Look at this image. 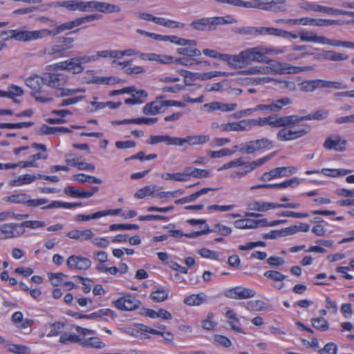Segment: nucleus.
<instances>
[{"label": "nucleus", "mask_w": 354, "mask_h": 354, "mask_svg": "<svg viewBox=\"0 0 354 354\" xmlns=\"http://www.w3.org/2000/svg\"><path fill=\"white\" fill-rule=\"evenodd\" d=\"M0 232L3 234V238L8 239L22 236L25 230L21 229L20 223H10L0 225Z\"/></svg>", "instance_id": "11"}, {"label": "nucleus", "mask_w": 354, "mask_h": 354, "mask_svg": "<svg viewBox=\"0 0 354 354\" xmlns=\"http://www.w3.org/2000/svg\"><path fill=\"white\" fill-rule=\"evenodd\" d=\"M82 346L89 347L93 348L101 349L105 347V344L101 341L97 337H92L88 338H82Z\"/></svg>", "instance_id": "27"}, {"label": "nucleus", "mask_w": 354, "mask_h": 354, "mask_svg": "<svg viewBox=\"0 0 354 354\" xmlns=\"http://www.w3.org/2000/svg\"><path fill=\"white\" fill-rule=\"evenodd\" d=\"M33 32V31L21 30H10L3 31L1 33L0 37L3 40H8L9 39H15L20 41H30L33 39H28L24 33Z\"/></svg>", "instance_id": "17"}, {"label": "nucleus", "mask_w": 354, "mask_h": 354, "mask_svg": "<svg viewBox=\"0 0 354 354\" xmlns=\"http://www.w3.org/2000/svg\"><path fill=\"white\" fill-rule=\"evenodd\" d=\"M212 190H217V189L210 188V187L202 188L201 189L193 193L192 194L187 196L188 201H189L190 203L193 202L195 200H196L201 195L206 194L209 191H212Z\"/></svg>", "instance_id": "62"}, {"label": "nucleus", "mask_w": 354, "mask_h": 354, "mask_svg": "<svg viewBox=\"0 0 354 354\" xmlns=\"http://www.w3.org/2000/svg\"><path fill=\"white\" fill-rule=\"evenodd\" d=\"M101 19H102V15H100V14H93V15L85 16V17L77 18L76 19H77V24H78V26H80V25H82L83 24L91 22V21H93L100 20Z\"/></svg>", "instance_id": "58"}, {"label": "nucleus", "mask_w": 354, "mask_h": 354, "mask_svg": "<svg viewBox=\"0 0 354 354\" xmlns=\"http://www.w3.org/2000/svg\"><path fill=\"white\" fill-rule=\"evenodd\" d=\"M206 300L207 295L203 292H201L198 294H193L188 297H186L184 299V303L190 306H200Z\"/></svg>", "instance_id": "25"}, {"label": "nucleus", "mask_w": 354, "mask_h": 354, "mask_svg": "<svg viewBox=\"0 0 354 354\" xmlns=\"http://www.w3.org/2000/svg\"><path fill=\"white\" fill-rule=\"evenodd\" d=\"M243 74H269L267 66H252L243 71Z\"/></svg>", "instance_id": "54"}, {"label": "nucleus", "mask_w": 354, "mask_h": 354, "mask_svg": "<svg viewBox=\"0 0 354 354\" xmlns=\"http://www.w3.org/2000/svg\"><path fill=\"white\" fill-rule=\"evenodd\" d=\"M235 19L231 15L225 17H214L201 18L193 21L189 26L194 30L199 31H211L216 28L218 25H225L236 23Z\"/></svg>", "instance_id": "2"}, {"label": "nucleus", "mask_w": 354, "mask_h": 354, "mask_svg": "<svg viewBox=\"0 0 354 354\" xmlns=\"http://www.w3.org/2000/svg\"><path fill=\"white\" fill-rule=\"evenodd\" d=\"M277 152L274 151L271 153L268 154L266 156H263L258 160L251 161V162H245L243 160V165H241V166H243V171L245 174H249L252 171L254 170L256 168L261 166L264 163H266L267 161L272 159L275 155Z\"/></svg>", "instance_id": "16"}, {"label": "nucleus", "mask_w": 354, "mask_h": 354, "mask_svg": "<svg viewBox=\"0 0 354 354\" xmlns=\"http://www.w3.org/2000/svg\"><path fill=\"white\" fill-rule=\"evenodd\" d=\"M139 226L136 224H112L109 227L111 231L115 230H138Z\"/></svg>", "instance_id": "50"}, {"label": "nucleus", "mask_w": 354, "mask_h": 354, "mask_svg": "<svg viewBox=\"0 0 354 354\" xmlns=\"http://www.w3.org/2000/svg\"><path fill=\"white\" fill-rule=\"evenodd\" d=\"M149 145H156L160 142H165L167 145L179 146L180 138L171 137L168 135L151 136L149 141L147 142Z\"/></svg>", "instance_id": "18"}, {"label": "nucleus", "mask_w": 354, "mask_h": 354, "mask_svg": "<svg viewBox=\"0 0 354 354\" xmlns=\"http://www.w3.org/2000/svg\"><path fill=\"white\" fill-rule=\"evenodd\" d=\"M185 169L188 179L190 176L197 178H207L209 176V171L206 169H201L192 167H187Z\"/></svg>", "instance_id": "32"}, {"label": "nucleus", "mask_w": 354, "mask_h": 354, "mask_svg": "<svg viewBox=\"0 0 354 354\" xmlns=\"http://www.w3.org/2000/svg\"><path fill=\"white\" fill-rule=\"evenodd\" d=\"M94 234L91 230H71L67 233V236L72 239L84 241L92 239Z\"/></svg>", "instance_id": "22"}, {"label": "nucleus", "mask_w": 354, "mask_h": 354, "mask_svg": "<svg viewBox=\"0 0 354 354\" xmlns=\"http://www.w3.org/2000/svg\"><path fill=\"white\" fill-rule=\"evenodd\" d=\"M82 340L80 336L71 333H64L59 337V342L64 344L78 343L82 345Z\"/></svg>", "instance_id": "34"}, {"label": "nucleus", "mask_w": 354, "mask_h": 354, "mask_svg": "<svg viewBox=\"0 0 354 354\" xmlns=\"http://www.w3.org/2000/svg\"><path fill=\"white\" fill-rule=\"evenodd\" d=\"M278 0H272L267 3H257V8L266 11L277 12L279 10Z\"/></svg>", "instance_id": "45"}, {"label": "nucleus", "mask_w": 354, "mask_h": 354, "mask_svg": "<svg viewBox=\"0 0 354 354\" xmlns=\"http://www.w3.org/2000/svg\"><path fill=\"white\" fill-rule=\"evenodd\" d=\"M328 114L329 111L328 110L319 109L305 116L290 115V124L291 126L296 125L297 124H299L300 122L304 120H322L326 118Z\"/></svg>", "instance_id": "10"}, {"label": "nucleus", "mask_w": 354, "mask_h": 354, "mask_svg": "<svg viewBox=\"0 0 354 354\" xmlns=\"http://www.w3.org/2000/svg\"><path fill=\"white\" fill-rule=\"evenodd\" d=\"M268 102H271L272 112L274 113L280 111L284 106L292 103L291 99L288 97H282L277 100H268Z\"/></svg>", "instance_id": "38"}, {"label": "nucleus", "mask_w": 354, "mask_h": 354, "mask_svg": "<svg viewBox=\"0 0 354 354\" xmlns=\"http://www.w3.org/2000/svg\"><path fill=\"white\" fill-rule=\"evenodd\" d=\"M337 346L335 344L330 342L319 351L320 354H337Z\"/></svg>", "instance_id": "64"}, {"label": "nucleus", "mask_w": 354, "mask_h": 354, "mask_svg": "<svg viewBox=\"0 0 354 354\" xmlns=\"http://www.w3.org/2000/svg\"><path fill=\"white\" fill-rule=\"evenodd\" d=\"M268 52L266 47L258 46L242 50L235 55L234 59L236 61L237 66L243 67L248 65L251 62H266V55H268Z\"/></svg>", "instance_id": "1"}, {"label": "nucleus", "mask_w": 354, "mask_h": 354, "mask_svg": "<svg viewBox=\"0 0 354 354\" xmlns=\"http://www.w3.org/2000/svg\"><path fill=\"white\" fill-rule=\"evenodd\" d=\"M198 253L204 258H208L211 259H218L219 255L217 252L212 251L207 248H202L198 250Z\"/></svg>", "instance_id": "63"}, {"label": "nucleus", "mask_w": 354, "mask_h": 354, "mask_svg": "<svg viewBox=\"0 0 354 354\" xmlns=\"http://www.w3.org/2000/svg\"><path fill=\"white\" fill-rule=\"evenodd\" d=\"M77 19L73 21H67L62 24L57 26L54 30H50L48 29H41L39 30H34L33 32L24 33L28 39H42L48 36H55L63 32L65 30H71L77 27Z\"/></svg>", "instance_id": "4"}, {"label": "nucleus", "mask_w": 354, "mask_h": 354, "mask_svg": "<svg viewBox=\"0 0 354 354\" xmlns=\"http://www.w3.org/2000/svg\"><path fill=\"white\" fill-rule=\"evenodd\" d=\"M21 229L25 227L30 229H36L43 227L46 225L45 222L41 221H26L20 223Z\"/></svg>", "instance_id": "53"}, {"label": "nucleus", "mask_w": 354, "mask_h": 354, "mask_svg": "<svg viewBox=\"0 0 354 354\" xmlns=\"http://www.w3.org/2000/svg\"><path fill=\"white\" fill-rule=\"evenodd\" d=\"M157 104H158L157 102L147 103L142 109L143 113L145 115H156L159 113Z\"/></svg>", "instance_id": "55"}, {"label": "nucleus", "mask_w": 354, "mask_h": 354, "mask_svg": "<svg viewBox=\"0 0 354 354\" xmlns=\"http://www.w3.org/2000/svg\"><path fill=\"white\" fill-rule=\"evenodd\" d=\"M263 276L274 281L281 282V283L279 286L274 285V287L279 290H281V288H283L284 283H283V281L287 277L286 275L281 274V272L277 270H268L264 272Z\"/></svg>", "instance_id": "24"}, {"label": "nucleus", "mask_w": 354, "mask_h": 354, "mask_svg": "<svg viewBox=\"0 0 354 354\" xmlns=\"http://www.w3.org/2000/svg\"><path fill=\"white\" fill-rule=\"evenodd\" d=\"M299 89L304 92H313L318 88H322L321 80L304 81L299 84Z\"/></svg>", "instance_id": "31"}, {"label": "nucleus", "mask_w": 354, "mask_h": 354, "mask_svg": "<svg viewBox=\"0 0 354 354\" xmlns=\"http://www.w3.org/2000/svg\"><path fill=\"white\" fill-rule=\"evenodd\" d=\"M228 73L226 72H221V71H210L207 73H203L200 74L199 78L201 80H208L213 77H219V76H225L227 77Z\"/></svg>", "instance_id": "57"}, {"label": "nucleus", "mask_w": 354, "mask_h": 354, "mask_svg": "<svg viewBox=\"0 0 354 354\" xmlns=\"http://www.w3.org/2000/svg\"><path fill=\"white\" fill-rule=\"evenodd\" d=\"M8 351L16 354H29L30 348L26 346L20 344H10Z\"/></svg>", "instance_id": "52"}, {"label": "nucleus", "mask_w": 354, "mask_h": 354, "mask_svg": "<svg viewBox=\"0 0 354 354\" xmlns=\"http://www.w3.org/2000/svg\"><path fill=\"white\" fill-rule=\"evenodd\" d=\"M246 144L248 154H252L258 151L267 150L272 147V141L266 138L250 140L246 142Z\"/></svg>", "instance_id": "12"}, {"label": "nucleus", "mask_w": 354, "mask_h": 354, "mask_svg": "<svg viewBox=\"0 0 354 354\" xmlns=\"http://www.w3.org/2000/svg\"><path fill=\"white\" fill-rule=\"evenodd\" d=\"M28 198L29 195L26 193H19L12 194L4 198V201L10 203H20L27 205Z\"/></svg>", "instance_id": "37"}, {"label": "nucleus", "mask_w": 354, "mask_h": 354, "mask_svg": "<svg viewBox=\"0 0 354 354\" xmlns=\"http://www.w3.org/2000/svg\"><path fill=\"white\" fill-rule=\"evenodd\" d=\"M322 44H327L333 46H342L345 48H354V43L351 41H342L339 40H332L323 36Z\"/></svg>", "instance_id": "39"}, {"label": "nucleus", "mask_w": 354, "mask_h": 354, "mask_svg": "<svg viewBox=\"0 0 354 354\" xmlns=\"http://www.w3.org/2000/svg\"><path fill=\"white\" fill-rule=\"evenodd\" d=\"M111 313H112V311L109 309H100L98 311L94 312V313L88 314V315H86L84 317V319H97L104 316H108Z\"/></svg>", "instance_id": "51"}, {"label": "nucleus", "mask_w": 354, "mask_h": 354, "mask_svg": "<svg viewBox=\"0 0 354 354\" xmlns=\"http://www.w3.org/2000/svg\"><path fill=\"white\" fill-rule=\"evenodd\" d=\"M296 169L295 167H277L271 170L274 178L277 177L288 176L290 174L295 173Z\"/></svg>", "instance_id": "42"}, {"label": "nucleus", "mask_w": 354, "mask_h": 354, "mask_svg": "<svg viewBox=\"0 0 354 354\" xmlns=\"http://www.w3.org/2000/svg\"><path fill=\"white\" fill-rule=\"evenodd\" d=\"M322 88H329L332 87L335 89H344L347 88V85L343 84L339 82H332L321 80Z\"/></svg>", "instance_id": "56"}, {"label": "nucleus", "mask_w": 354, "mask_h": 354, "mask_svg": "<svg viewBox=\"0 0 354 354\" xmlns=\"http://www.w3.org/2000/svg\"><path fill=\"white\" fill-rule=\"evenodd\" d=\"M278 208V203L265 202V201H254L248 204L249 210L257 212H266L269 209Z\"/></svg>", "instance_id": "19"}, {"label": "nucleus", "mask_w": 354, "mask_h": 354, "mask_svg": "<svg viewBox=\"0 0 354 354\" xmlns=\"http://www.w3.org/2000/svg\"><path fill=\"white\" fill-rule=\"evenodd\" d=\"M26 84L32 91H39L40 86L43 84V80L41 76L35 75L33 77H29L26 80Z\"/></svg>", "instance_id": "40"}, {"label": "nucleus", "mask_w": 354, "mask_h": 354, "mask_svg": "<svg viewBox=\"0 0 354 354\" xmlns=\"http://www.w3.org/2000/svg\"><path fill=\"white\" fill-rule=\"evenodd\" d=\"M229 127L230 131H245L250 130L248 119L230 122Z\"/></svg>", "instance_id": "41"}, {"label": "nucleus", "mask_w": 354, "mask_h": 354, "mask_svg": "<svg viewBox=\"0 0 354 354\" xmlns=\"http://www.w3.org/2000/svg\"><path fill=\"white\" fill-rule=\"evenodd\" d=\"M89 12L98 11L103 13H113L120 12V8L115 4L95 1H90Z\"/></svg>", "instance_id": "14"}, {"label": "nucleus", "mask_w": 354, "mask_h": 354, "mask_svg": "<svg viewBox=\"0 0 354 354\" xmlns=\"http://www.w3.org/2000/svg\"><path fill=\"white\" fill-rule=\"evenodd\" d=\"M294 126L292 125L290 127H293ZM286 127H283V129L278 131L277 138L279 140L286 142L296 140L306 136L311 130V127L308 124L298 125V129H293V128L288 129Z\"/></svg>", "instance_id": "5"}, {"label": "nucleus", "mask_w": 354, "mask_h": 354, "mask_svg": "<svg viewBox=\"0 0 354 354\" xmlns=\"http://www.w3.org/2000/svg\"><path fill=\"white\" fill-rule=\"evenodd\" d=\"M177 53L190 57H199L201 55V52L200 50L192 47L179 48L177 49Z\"/></svg>", "instance_id": "46"}, {"label": "nucleus", "mask_w": 354, "mask_h": 354, "mask_svg": "<svg viewBox=\"0 0 354 354\" xmlns=\"http://www.w3.org/2000/svg\"><path fill=\"white\" fill-rule=\"evenodd\" d=\"M44 85L45 84H41L39 91H32L30 93L31 96H32L37 102L40 103H48L53 101V95L46 91V88L44 87Z\"/></svg>", "instance_id": "21"}, {"label": "nucleus", "mask_w": 354, "mask_h": 354, "mask_svg": "<svg viewBox=\"0 0 354 354\" xmlns=\"http://www.w3.org/2000/svg\"><path fill=\"white\" fill-rule=\"evenodd\" d=\"M154 192V188L150 186H146L138 189L134 196L137 198H143L145 196H150Z\"/></svg>", "instance_id": "61"}, {"label": "nucleus", "mask_w": 354, "mask_h": 354, "mask_svg": "<svg viewBox=\"0 0 354 354\" xmlns=\"http://www.w3.org/2000/svg\"><path fill=\"white\" fill-rule=\"evenodd\" d=\"M85 89L79 88H64V86L61 87L58 90H55L54 91V95L57 97H63L67 96H71L77 93H84Z\"/></svg>", "instance_id": "35"}, {"label": "nucleus", "mask_w": 354, "mask_h": 354, "mask_svg": "<svg viewBox=\"0 0 354 354\" xmlns=\"http://www.w3.org/2000/svg\"><path fill=\"white\" fill-rule=\"evenodd\" d=\"M66 264L71 270L76 269L85 270L91 267V261L90 259L85 257L71 255L68 258Z\"/></svg>", "instance_id": "13"}, {"label": "nucleus", "mask_w": 354, "mask_h": 354, "mask_svg": "<svg viewBox=\"0 0 354 354\" xmlns=\"http://www.w3.org/2000/svg\"><path fill=\"white\" fill-rule=\"evenodd\" d=\"M114 306L120 310L131 311L138 308L141 302L131 294L124 295L113 301Z\"/></svg>", "instance_id": "8"}, {"label": "nucleus", "mask_w": 354, "mask_h": 354, "mask_svg": "<svg viewBox=\"0 0 354 354\" xmlns=\"http://www.w3.org/2000/svg\"><path fill=\"white\" fill-rule=\"evenodd\" d=\"M224 295L233 299H246L254 297L256 295V292L253 289L237 286L227 290L224 292Z\"/></svg>", "instance_id": "9"}, {"label": "nucleus", "mask_w": 354, "mask_h": 354, "mask_svg": "<svg viewBox=\"0 0 354 354\" xmlns=\"http://www.w3.org/2000/svg\"><path fill=\"white\" fill-rule=\"evenodd\" d=\"M210 232H218L223 236H226L232 232V229L218 223L214 225L213 229H209V233Z\"/></svg>", "instance_id": "60"}, {"label": "nucleus", "mask_w": 354, "mask_h": 354, "mask_svg": "<svg viewBox=\"0 0 354 354\" xmlns=\"http://www.w3.org/2000/svg\"><path fill=\"white\" fill-rule=\"evenodd\" d=\"M209 140V136L207 135L189 136L185 138H180L181 142L179 146L188 143L190 145H203Z\"/></svg>", "instance_id": "23"}, {"label": "nucleus", "mask_w": 354, "mask_h": 354, "mask_svg": "<svg viewBox=\"0 0 354 354\" xmlns=\"http://www.w3.org/2000/svg\"><path fill=\"white\" fill-rule=\"evenodd\" d=\"M82 205V203H66V202H62L59 201H54L51 203H50L48 205L44 206L41 207L43 209H53V208H59V207H63L66 209H72L76 207L81 206Z\"/></svg>", "instance_id": "33"}, {"label": "nucleus", "mask_w": 354, "mask_h": 354, "mask_svg": "<svg viewBox=\"0 0 354 354\" xmlns=\"http://www.w3.org/2000/svg\"><path fill=\"white\" fill-rule=\"evenodd\" d=\"M234 32L243 35H250L256 37L259 35V27L254 26H244V27H238L234 28Z\"/></svg>", "instance_id": "43"}, {"label": "nucleus", "mask_w": 354, "mask_h": 354, "mask_svg": "<svg viewBox=\"0 0 354 354\" xmlns=\"http://www.w3.org/2000/svg\"><path fill=\"white\" fill-rule=\"evenodd\" d=\"M311 69L310 66L299 67V66H292L286 63H281L279 68V74H290V73H298L304 71H309Z\"/></svg>", "instance_id": "29"}, {"label": "nucleus", "mask_w": 354, "mask_h": 354, "mask_svg": "<svg viewBox=\"0 0 354 354\" xmlns=\"http://www.w3.org/2000/svg\"><path fill=\"white\" fill-rule=\"evenodd\" d=\"M65 324L62 322H56L50 326V331L48 336H57L60 333V331L64 328Z\"/></svg>", "instance_id": "59"}, {"label": "nucleus", "mask_w": 354, "mask_h": 354, "mask_svg": "<svg viewBox=\"0 0 354 354\" xmlns=\"http://www.w3.org/2000/svg\"><path fill=\"white\" fill-rule=\"evenodd\" d=\"M322 38L323 36H318L313 32H304L300 35V39L303 41L322 44Z\"/></svg>", "instance_id": "49"}, {"label": "nucleus", "mask_w": 354, "mask_h": 354, "mask_svg": "<svg viewBox=\"0 0 354 354\" xmlns=\"http://www.w3.org/2000/svg\"><path fill=\"white\" fill-rule=\"evenodd\" d=\"M36 179H38V174L37 176L25 174L19 176L16 179L12 180L10 184L12 186L18 187L26 184H30L34 182Z\"/></svg>", "instance_id": "28"}, {"label": "nucleus", "mask_w": 354, "mask_h": 354, "mask_svg": "<svg viewBox=\"0 0 354 354\" xmlns=\"http://www.w3.org/2000/svg\"><path fill=\"white\" fill-rule=\"evenodd\" d=\"M311 322L314 328L321 331H326L329 328L328 322L323 317L312 319Z\"/></svg>", "instance_id": "47"}, {"label": "nucleus", "mask_w": 354, "mask_h": 354, "mask_svg": "<svg viewBox=\"0 0 354 354\" xmlns=\"http://www.w3.org/2000/svg\"><path fill=\"white\" fill-rule=\"evenodd\" d=\"M169 290L163 288H158L151 294V299L156 302H161L167 299Z\"/></svg>", "instance_id": "44"}, {"label": "nucleus", "mask_w": 354, "mask_h": 354, "mask_svg": "<svg viewBox=\"0 0 354 354\" xmlns=\"http://www.w3.org/2000/svg\"><path fill=\"white\" fill-rule=\"evenodd\" d=\"M303 8L306 10L326 12L333 15H342L344 13L340 10L320 6L315 3H306Z\"/></svg>", "instance_id": "20"}, {"label": "nucleus", "mask_w": 354, "mask_h": 354, "mask_svg": "<svg viewBox=\"0 0 354 354\" xmlns=\"http://www.w3.org/2000/svg\"><path fill=\"white\" fill-rule=\"evenodd\" d=\"M148 95V93L145 90H136L132 93V96L130 98H127L124 100L126 104H142L144 101L141 98H145Z\"/></svg>", "instance_id": "26"}, {"label": "nucleus", "mask_w": 354, "mask_h": 354, "mask_svg": "<svg viewBox=\"0 0 354 354\" xmlns=\"http://www.w3.org/2000/svg\"><path fill=\"white\" fill-rule=\"evenodd\" d=\"M34 124L32 122H23L18 123H0V129H22L28 128Z\"/></svg>", "instance_id": "48"}, {"label": "nucleus", "mask_w": 354, "mask_h": 354, "mask_svg": "<svg viewBox=\"0 0 354 354\" xmlns=\"http://www.w3.org/2000/svg\"><path fill=\"white\" fill-rule=\"evenodd\" d=\"M41 80L45 86L58 90L67 84L68 77L64 73H44L41 75Z\"/></svg>", "instance_id": "7"}, {"label": "nucleus", "mask_w": 354, "mask_h": 354, "mask_svg": "<svg viewBox=\"0 0 354 354\" xmlns=\"http://www.w3.org/2000/svg\"><path fill=\"white\" fill-rule=\"evenodd\" d=\"M346 144V140L336 135L327 138L324 143V147L328 150L333 149L337 151H343L345 150Z\"/></svg>", "instance_id": "15"}, {"label": "nucleus", "mask_w": 354, "mask_h": 354, "mask_svg": "<svg viewBox=\"0 0 354 354\" xmlns=\"http://www.w3.org/2000/svg\"><path fill=\"white\" fill-rule=\"evenodd\" d=\"M66 62V71H72L73 74H80L84 70L83 66L77 63L76 58L67 59Z\"/></svg>", "instance_id": "36"}, {"label": "nucleus", "mask_w": 354, "mask_h": 354, "mask_svg": "<svg viewBox=\"0 0 354 354\" xmlns=\"http://www.w3.org/2000/svg\"><path fill=\"white\" fill-rule=\"evenodd\" d=\"M74 41L75 39L72 37H59L57 38V44L44 49V53L50 56L63 57L64 51L74 47Z\"/></svg>", "instance_id": "6"}, {"label": "nucleus", "mask_w": 354, "mask_h": 354, "mask_svg": "<svg viewBox=\"0 0 354 354\" xmlns=\"http://www.w3.org/2000/svg\"><path fill=\"white\" fill-rule=\"evenodd\" d=\"M259 35H274L277 37H285L288 35L286 30L271 27H259Z\"/></svg>", "instance_id": "30"}, {"label": "nucleus", "mask_w": 354, "mask_h": 354, "mask_svg": "<svg viewBox=\"0 0 354 354\" xmlns=\"http://www.w3.org/2000/svg\"><path fill=\"white\" fill-rule=\"evenodd\" d=\"M250 130L255 126L264 127L269 125L272 128H281L291 126L290 115L279 116L273 114L266 118L248 119Z\"/></svg>", "instance_id": "3"}]
</instances>
